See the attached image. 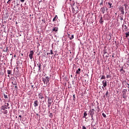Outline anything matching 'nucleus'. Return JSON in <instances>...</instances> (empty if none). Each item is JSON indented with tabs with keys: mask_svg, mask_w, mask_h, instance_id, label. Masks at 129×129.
<instances>
[{
	"mask_svg": "<svg viewBox=\"0 0 129 129\" xmlns=\"http://www.w3.org/2000/svg\"><path fill=\"white\" fill-rule=\"evenodd\" d=\"M123 26H124V25H123L122 27H123Z\"/></svg>",
	"mask_w": 129,
	"mask_h": 129,
	"instance_id": "47",
	"label": "nucleus"
},
{
	"mask_svg": "<svg viewBox=\"0 0 129 129\" xmlns=\"http://www.w3.org/2000/svg\"><path fill=\"white\" fill-rule=\"evenodd\" d=\"M86 115H87V113H84L83 117L86 118Z\"/></svg>",
	"mask_w": 129,
	"mask_h": 129,
	"instance_id": "27",
	"label": "nucleus"
},
{
	"mask_svg": "<svg viewBox=\"0 0 129 129\" xmlns=\"http://www.w3.org/2000/svg\"><path fill=\"white\" fill-rule=\"evenodd\" d=\"M13 85H18V83H17V81H16V80H13L12 82Z\"/></svg>",
	"mask_w": 129,
	"mask_h": 129,
	"instance_id": "9",
	"label": "nucleus"
},
{
	"mask_svg": "<svg viewBox=\"0 0 129 129\" xmlns=\"http://www.w3.org/2000/svg\"><path fill=\"white\" fill-rule=\"evenodd\" d=\"M125 37L128 38V37H129V32L125 33Z\"/></svg>",
	"mask_w": 129,
	"mask_h": 129,
	"instance_id": "22",
	"label": "nucleus"
},
{
	"mask_svg": "<svg viewBox=\"0 0 129 129\" xmlns=\"http://www.w3.org/2000/svg\"><path fill=\"white\" fill-rule=\"evenodd\" d=\"M99 110H100V109H99V107L98 106L97 107V110H95L94 109H92V110H91V113H97L98 112H99Z\"/></svg>",
	"mask_w": 129,
	"mask_h": 129,
	"instance_id": "1",
	"label": "nucleus"
},
{
	"mask_svg": "<svg viewBox=\"0 0 129 129\" xmlns=\"http://www.w3.org/2000/svg\"><path fill=\"white\" fill-rule=\"evenodd\" d=\"M102 88H103H103H103V87H102Z\"/></svg>",
	"mask_w": 129,
	"mask_h": 129,
	"instance_id": "48",
	"label": "nucleus"
},
{
	"mask_svg": "<svg viewBox=\"0 0 129 129\" xmlns=\"http://www.w3.org/2000/svg\"><path fill=\"white\" fill-rule=\"evenodd\" d=\"M120 20H121H121H123V18H122V17H121Z\"/></svg>",
	"mask_w": 129,
	"mask_h": 129,
	"instance_id": "39",
	"label": "nucleus"
},
{
	"mask_svg": "<svg viewBox=\"0 0 129 129\" xmlns=\"http://www.w3.org/2000/svg\"><path fill=\"white\" fill-rule=\"evenodd\" d=\"M8 108H10V107H8Z\"/></svg>",
	"mask_w": 129,
	"mask_h": 129,
	"instance_id": "51",
	"label": "nucleus"
},
{
	"mask_svg": "<svg viewBox=\"0 0 129 129\" xmlns=\"http://www.w3.org/2000/svg\"><path fill=\"white\" fill-rule=\"evenodd\" d=\"M123 98H126V96H125V95H123Z\"/></svg>",
	"mask_w": 129,
	"mask_h": 129,
	"instance_id": "35",
	"label": "nucleus"
},
{
	"mask_svg": "<svg viewBox=\"0 0 129 129\" xmlns=\"http://www.w3.org/2000/svg\"><path fill=\"white\" fill-rule=\"evenodd\" d=\"M4 97L6 99L8 98V95H6V94H4Z\"/></svg>",
	"mask_w": 129,
	"mask_h": 129,
	"instance_id": "25",
	"label": "nucleus"
},
{
	"mask_svg": "<svg viewBox=\"0 0 129 129\" xmlns=\"http://www.w3.org/2000/svg\"><path fill=\"white\" fill-rule=\"evenodd\" d=\"M101 10L103 14H104L105 13V8H102Z\"/></svg>",
	"mask_w": 129,
	"mask_h": 129,
	"instance_id": "18",
	"label": "nucleus"
},
{
	"mask_svg": "<svg viewBox=\"0 0 129 129\" xmlns=\"http://www.w3.org/2000/svg\"><path fill=\"white\" fill-rule=\"evenodd\" d=\"M81 73V69H78V70L76 71V74H80Z\"/></svg>",
	"mask_w": 129,
	"mask_h": 129,
	"instance_id": "11",
	"label": "nucleus"
},
{
	"mask_svg": "<svg viewBox=\"0 0 129 129\" xmlns=\"http://www.w3.org/2000/svg\"><path fill=\"white\" fill-rule=\"evenodd\" d=\"M38 96L40 99H43L44 98V95L42 93H39Z\"/></svg>",
	"mask_w": 129,
	"mask_h": 129,
	"instance_id": "7",
	"label": "nucleus"
},
{
	"mask_svg": "<svg viewBox=\"0 0 129 129\" xmlns=\"http://www.w3.org/2000/svg\"><path fill=\"white\" fill-rule=\"evenodd\" d=\"M100 79L101 80H102L103 79H105V76L104 75L101 76Z\"/></svg>",
	"mask_w": 129,
	"mask_h": 129,
	"instance_id": "17",
	"label": "nucleus"
},
{
	"mask_svg": "<svg viewBox=\"0 0 129 129\" xmlns=\"http://www.w3.org/2000/svg\"><path fill=\"white\" fill-rule=\"evenodd\" d=\"M106 78H107V79L110 78V75H106Z\"/></svg>",
	"mask_w": 129,
	"mask_h": 129,
	"instance_id": "28",
	"label": "nucleus"
},
{
	"mask_svg": "<svg viewBox=\"0 0 129 129\" xmlns=\"http://www.w3.org/2000/svg\"><path fill=\"white\" fill-rule=\"evenodd\" d=\"M33 55H34V51L31 50L30 51V54L29 55V57L30 59H33Z\"/></svg>",
	"mask_w": 129,
	"mask_h": 129,
	"instance_id": "5",
	"label": "nucleus"
},
{
	"mask_svg": "<svg viewBox=\"0 0 129 129\" xmlns=\"http://www.w3.org/2000/svg\"><path fill=\"white\" fill-rule=\"evenodd\" d=\"M112 57H114V56H113V55H112Z\"/></svg>",
	"mask_w": 129,
	"mask_h": 129,
	"instance_id": "53",
	"label": "nucleus"
},
{
	"mask_svg": "<svg viewBox=\"0 0 129 129\" xmlns=\"http://www.w3.org/2000/svg\"><path fill=\"white\" fill-rule=\"evenodd\" d=\"M42 81L44 84H48V82H49V77H46L45 78L43 79Z\"/></svg>",
	"mask_w": 129,
	"mask_h": 129,
	"instance_id": "2",
	"label": "nucleus"
},
{
	"mask_svg": "<svg viewBox=\"0 0 129 129\" xmlns=\"http://www.w3.org/2000/svg\"><path fill=\"white\" fill-rule=\"evenodd\" d=\"M17 56L16 55H14V57H16Z\"/></svg>",
	"mask_w": 129,
	"mask_h": 129,
	"instance_id": "44",
	"label": "nucleus"
},
{
	"mask_svg": "<svg viewBox=\"0 0 129 129\" xmlns=\"http://www.w3.org/2000/svg\"><path fill=\"white\" fill-rule=\"evenodd\" d=\"M37 115H39V114L37 113Z\"/></svg>",
	"mask_w": 129,
	"mask_h": 129,
	"instance_id": "45",
	"label": "nucleus"
},
{
	"mask_svg": "<svg viewBox=\"0 0 129 129\" xmlns=\"http://www.w3.org/2000/svg\"><path fill=\"white\" fill-rule=\"evenodd\" d=\"M15 88H18V86H17V85H15Z\"/></svg>",
	"mask_w": 129,
	"mask_h": 129,
	"instance_id": "37",
	"label": "nucleus"
},
{
	"mask_svg": "<svg viewBox=\"0 0 129 129\" xmlns=\"http://www.w3.org/2000/svg\"><path fill=\"white\" fill-rule=\"evenodd\" d=\"M50 54H51V53H49V52L47 53V55H50Z\"/></svg>",
	"mask_w": 129,
	"mask_h": 129,
	"instance_id": "38",
	"label": "nucleus"
},
{
	"mask_svg": "<svg viewBox=\"0 0 129 129\" xmlns=\"http://www.w3.org/2000/svg\"><path fill=\"white\" fill-rule=\"evenodd\" d=\"M102 115L104 117H106V115L105 113H102Z\"/></svg>",
	"mask_w": 129,
	"mask_h": 129,
	"instance_id": "30",
	"label": "nucleus"
},
{
	"mask_svg": "<svg viewBox=\"0 0 129 129\" xmlns=\"http://www.w3.org/2000/svg\"><path fill=\"white\" fill-rule=\"evenodd\" d=\"M11 0H9V1L7 2V4H11Z\"/></svg>",
	"mask_w": 129,
	"mask_h": 129,
	"instance_id": "32",
	"label": "nucleus"
},
{
	"mask_svg": "<svg viewBox=\"0 0 129 129\" xmlns=\"http://www.w3.org/2000/svg\"><path fill=\"white\" fill-rule=\"evenodd\" d=\"M124 72V70H123V69H121L120 70V72Z\"/></svg>",
	"mask_w": 129,
	"mask_h": 129,
	"instance_id": "31",
	"label": "nucleus"
},
{
	"mask_svg": "<svg viewBox=\"0 0 129 129\" xmlns=\"http://www.w3.org/2000/svg\"><path fill=\"white\" fill-rule=\"evenodd\" d=\"M82 129H87V128H86V127H85V126H82Z\"/></svg>",
	"mask_w": 129,
	"mask_h": 129,
	"instance_id": "33",
	"label": "nucleus"
},
{
	"mask_svg": "<svg viewBox=\"0 0 129 129\" xmlns=\"http://www.w3.org/2000/svg\"><path fill=\"white\" fill-rule=\"evenodd\" d=\"M51 99L50 98L48 99V107H50V106L51 104H52V102H51Z\"/></svg>",
	"mask_w": 129,
	"mask_h": 129,
	"instance_id": "8",
	"label": "nucleus"
},
{
	"mask_svg": "<svg viewBox=\"0 0 129 129\" xmlns=\"http://www.w3.org/2000/svg\"><path fill=\"white\" fill-rule=\"evenodd\" d=\"M121 14H122V15H124V10H123V7L121 8Z\"/></svg>",
	"mask_w": 129,
	"mask_h": 129,
	"instance_id": "14",
	"label": "nucleus"
},
{
	"mask_svg": "<svg viewBox=\"0 0 129 129\" xmlns=\"http://www.w3.org/2000/svg\"><path fill=\"white\" fill-rule=\"evenodd\" d=\"M102 83L103 87H106V86H107V83L106 80H103Z\"/></svg>",
	"mask_w": 129,
	"mask_h": 129,
	"instance_id": "6",
	"label": "nucleus"
},
{
	"mask_svg": "<svg viewBox=\"0 0 129 129\" xmlns=\"http://www.w3.org/2000/svg\"><path fill=\"white\" fill-rule=\"evenodd\" d=\"M31 87H32V88H34V86L33 85L31 86Z\"/></svg>",
	"mask_w": 129,
	"mask_h": 129,
	"instance_id": "41",
	"label": "nucleus"
},
{
	"mask_svg": "<svg viewBox=\"0 0 129 129\" xmlns=\"http://www.w3.org/2000/svg\"><path fill=\"white\" fill-rule=\"evenodd\" d=\"M56 20H58V16L55 15L52 20V22H55Z\"/></svg>",
	"mask_w": 129,
	"mask_h": 129,
	"instance_id": "12",
	"label": "nucleus"
},
{
	"mask_svg": "<svg viewBox=\"0 0 129 129\" xmlns=\"http://www.w3.org/2000/svg\"><path fill=\"white\" fill-rule=\"evenodd\" d=\"M49 116H52V114H50Z\"/></svg>",
	"mask_w": 129,
	"mask_h": 129,
	"instance_id": "40",
	"label": "nucleus"
},
{
	"mask_svg": "<svg viewBox=\"0 0 129 129\" xmlns=\"http://www.w3.org/2000/svg\"><path fill=\"white\" fill-rule=\"evenodd\" d=\"M107 94H108V91H107L105 95L107 96Z\"/></svg>",
	"mask_w": 129,
	"mask_h": 129,
	"instance_id": "36",
	"label": "nucleus"
},
{
	"mask_svg": "<svg viewBox=\"0 0 129 129\" xmlns=\"http://www.w3.org/2000/svg\"><path fill=\"white\" fill-rule=\"evenodd\" d=\"M103 22H104L103 19L102 18V17H101V19H100V20L99 21V23H100V24H103Z\"/></svg>",
	"mask_w": 129,
	"mask_h": 129,
	"instance_id": "15",
	"label": "nucleus"
},
{
	"mask_svg": "<svg viewBox=\"0 0 129 129\" xmlns=\"http://www.w3.org/2000/svg\"><path fill=\"white\" fill-rule=\"evenodd\" d=\"M9 103H5V106L6 107H9Z\"/></svg>",
	"mask_w": 129,
	"mask_h": 129,
	"instance_id": "26",
	"label": "nucleus"
},
{
	"mask_svg": "<svg viewBox=\"0 0 129 129\" xmlns=\"http://www.w3.org/2000/svg\"><path fill=\"white\" fill-rule=\"evenodd\" d=\"M84 113H86V112H85Z\"/></svg>",
	"mask_w": 129,
	"mask_h": 129,
	"instance_id": "52",
	"label": "nucleus"
},
{
	"mask_svg": "<svg viewBox=\"0 0 129 129\" xmlns=\"http://www.w3.org/2000/svg\"><path fill=\"white\" fill-rule=\"evenodd\" d=\"M53 50L51 49V50H50V54L53 55Z\"/></svg>",
	"mask_w": 129,
	"mask_h": 129,
	"instance_id": "29",
	"label": "nucleus"
},
{
	"mask_svg": "<svg viewBox=\"0 0 129 129\" xmlns=\"http://www.w3.org/2000/svg\"><path fill=\"white\" fill-rule=\"evenodd\" d=\"M93 114H91V115H92Z\"/></svg>",
	"mask_w": 129,
	"mask_h": 129,
	"instance_id": "49",
	"label": "nucleus"
},
{
	"mask_svg": "<svg viewBox=\"0 0 129 129\" xmlns=\"http://www.w3.org/2000/svg\"><path fill=\"white\" fill-rule=\"evenodd\" d=\"M7 73H8V75L12 74V70H8Z\"/></svg>",
	"mask_w": 129,
	"mask_h": 129,
	"instance_id": "20",
	"label": "nucleus"
},
{
	"mask_svg": "<svg viewBox=\"0 0 129 129\" xmlns=\"http://www.w3.org/2000/svg\"><path fill=\"white\" fill-rule=\"evenodd\" d=\"M58 31V28L57 27H54L52 29V32H57Z\"/></svg>",
	"mask_w": 129,
	"mask_h": 129,
	"instance_id": "13",
	"label": "nucleus"
},
{
	"mask_svg": "<svg viewBox=\"0 0 129 129\" xmlns=\"http://www.w3.org/2000/svg\"><path fill=\"white\" fill-rule=\"evenodd\" d=\"M106 10L107 11V8H106Z\"/></svg>",
	"mask_w": 129,
	"mask_h": 129,
	"instance_id": "50",
	"label": "nucleus"
},
{
	"mask_svg": "<svg viewBox=\"0 0 129 129\" xmlns=\"http://www.w3.org/2000/svg\"><path fill=\"white\" fill-rule=\"evenodd\" d=\"M2 109H3L4 113H8V108L5 107V106H3L2 107Z\"/></svg>",
	"mask_w": 129,
	"mask_h": 129,
	"instance_id": "4",
	"label": "nucleus"
},
{
	"mask_svg": "<svg viewBox=\"0 0 129 129\" xmlns=\"http://www.w3.org/2000/svg\"><path fill=\"white\" fill-rule=\"evenodd\" d=\"M19 117H22V116H21V115H19Z\"/></svg>",
	"mask_w": 129,
	"mask_h": 129,
	"instance_id": "43",
	"label": "nucleus"
},
{
	"mask_svg": "<svg viewBox=\"0 0 129 129\" xmlns=\"http://www.w3.org/2000/svg\"><path fill=\"white\" fill-rule=\"evenodd\" d=\"M69 38H70V40H72L73 39H74V35L69 34Z\"/></svg>",
	"mask_w": 129,
	"mask_h": 129,
	"instance_id": "10",
	"label": "nucleus"
},
{
	"mask_svg": "<svg viewBox=\"0 0 129 129\" xmlns=\"http://www.w3.org/2000/svg\"><path fill=\"white\" fill-rule=\"evenodd\" d=\"M100 5H102V3H101L100 4Z\"/></svg>",
	"mask_w": 129,
	"mask_h": 129,
	"instance_id": "46",
	"label": "nucleus"
},
{
	"mask_svg": "<svg viewBox=\"0 0 129 129\" xmlns=\"http://www.w3.org/2000/svg\"><path fill=\"white\" fill-rule=\"evenodd\" d=\"M73 100H74V101H75V100H76V98L75 97V94L73 95Z\"/></svg>",
	"mask_w": 129,
	"mask_h": 129,
	"instance_id": "23",
	"label": "nucleus"
},
{
	"mask_svg": "<svg viewBox=\"0 0 129 129\" xmlns=\"http://www.w3.org/2000/svg\"><path fill=\"white\" fill-rule=\"evenodd\" d=\"M33 106L35 107H37V106H39V101L37 100L34 101V102L33 103Z\"/></svg>",
	"mask_w": 129,
	"mask_h": 129,
	"instance_id": "3",
	"label": "nucleus"
},
{
	"mask_svg": "<svg viewBox=\"0 0 129 129\" xmlns=\"http://www.w3.org/2000/svg\"><path fill=\"white\" fill-rule=\"evenodd\" d=\"M37 67L39 68V69H38L39 71H41V63H38Z\"/></svg>",
	"mask_w": 129,
	"mask_h": 129,
	"instance_id": "16",
	"label": "nucleus"
},
{
	"mask_svg": "<svg viewBox=\"0 0 129 129\" xmlns=\"http://www.w3.org/2000/svg\"><path fill=\"white\" fill-rule=\"evenodd\" d=\"M8 47H6V48H5L4 50V52H8Z\"/></svg>",
	"mask_w": 129,
	"mask_h": 129,
	"instance_id": "24",
	"label": "nucleus"
},
{
	"mask_svg": "<svg viewBox=\"0 0 129 129\" xmlns=\"http://www.w3.org/2000/svg\"><path fill=\"white\" fill-rule=\"evenodd\" d=\"M124 30L126 32H127V31H128V29L127 28V26H126V25H124Z\"/></svg>",
	"mask_w": 129,
	"mask_h": 129,
	"instance_id": "19",
	"label": "nucleus"
},
{
	"mask_svg": "<svg viewBox=\"0 0 129 129\" xmlns=\"http://www.w3.org/2000/svg\"><path fill=\"white\" fill-rule=\"evenodd\" d=\"M127 85H128V88H129V84H127Z\"/></svg>",
	"mask_w": 129,
	"mask_h": 129,
	"instance_id": "42",
	"label": "nucleus"
},
{
	"mask_svg": "<svg viewBox=\"0 0 129 129\" xmlns=\"http://www.w3.org/2000/svg\"><path fill=\"white\" fill-rule=\"evenodd\" d=\"M108 5H109V6H110V7H109V9H110L111 8H112V7H113L112 6H112V4H111V3H108Z\"/></svg>",
	"mask_w": 129,
	"mask_h": 129,
	"instance_id": "21",
	"label": "nucleus"
},
{
	"mask_svg": "<svg viewBox=\"0 0 129 129\" xmlns=\"http://www.w3.org/2000/svg\"><path fill=\"white\" fill-rule=\"evenodd\" d=\"M26 0H20L21 3H24Z\"/></svg>",
	"mask_w": 129,
	"mask_h": 129,
	"instance_id": "34",
	"label": "nucleus"
}]
</instances>
